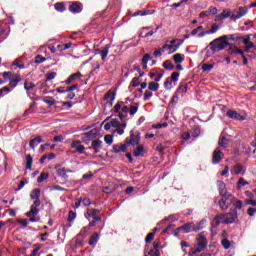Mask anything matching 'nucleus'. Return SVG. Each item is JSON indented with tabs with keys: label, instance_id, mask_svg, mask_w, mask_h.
Listing matches in <instances>:
<instances>
[{
	"label": "nucleus",
	"instance_id": "nucleus-28",
	"mask_svg": "<svg viewBox=\"0 0 256 256\" xmlns=\"http://www.w3.org/2000/svg\"><path fill=\"white\" fill-rule=\"evenodd\" d=\"M99 241V233L94 232L89 240V245H97V242Z\"/></svg>",
	"mask_w": 256,
	"mask_h": 256
},
{
	"label": "nucleus",
	"instance_id": "nucleus-22",
	"mask_svg": "<svg viewBox=\"0 0 256 256\" xmlns=\"http://www.w3.org/2000/svg\"><path fill=\"white\" fill-rule=\"evenodd\" d=\"M40 143H43V139L41 138V136H37L30 141L29 145L31 149H35V147H37V145H39Z\"/></svg>",
	"mask_w": 256,
	"mask_h": 256
},
{
	"label": "nucleus",
	"instance_id": "nucleus-51",
	"mask_svg": "<svg viewBox=\"0 0 256 256\" xmlns=\"http://www.w3.org/2000/svg\"><path fill=\"white\" fill-rule=\"evenodd\" d=\"M137 111H139V106L136 105V106H131L129 108V113L131 116L135 115V113H137Z\"/></svg>",
	"mask_w": 256,
	"mask_h": 256
},
{
	"label": "nucleus",
	"instance_id": "nucleus-27",
	"mask_svg": "<svg viewBox=\"0 0 256 256\" xmlns=\"http://www.w3.org/2000/svg\"><path fill=\"white\" fill-rule=\"evenodd\" d=\"M98 53L101 55L102 61H105L107 59V56L109 55V47L106 46L102 50H99Z\"/></svg>",
	"mask_w": 256,
	"mask_h": 256
},
{
	"label": "nucleus",
	"instance_id": "nucleus-34",
	"mask_svg": "<svg viewBox=\"0 0 256 256\" xmlns=\"http://www.w3.org/2000/svg\"><path fill=\"white\" fill-rule=\"evenodd\" d=\"M100 211L97 209H93L90 213H88V217H92V219H101L99 216Z\"/></svg>",
	"mask_w": 256,
	"mask_h": 256
},
{
	"label": "nucleus",
	"instance_id": "nucleus-19",
	"mask_svg": "<svg viewBox=\"0 0 256 256\" xmlns=\"http://www.w3.org/2000/svg\"><path fill=\"white\" fill-rule=\"evenodd\" d=\"M217 185H218V191L220 193L221 196H224V195H229V193H227V188L225 186V182L223 181H218L217 182Z\"/></svg>",
	"mask_w": 256,
	"mask_h": 256
},
{
	"label": "nucleus",
	"instance_id": "nucleus-31",
	"mask_svg": "<svg viewBox=\"0 0 256 256\" xmlns=\"http://www.w3.org/2000/svg\"><path fill=\"white\" fill-rule=\"evenodd\" d=\"M174 62L179 64V63H183L185 61V55L184 54H175L173 56Z\"/></svg>",
	"mask_w": 256,
	"mask_h": 256
},
{
	"label": "nucleus",
	"instance_id": "nucleus-10",
	"mask_svg": "<svg viewBox=\"0 0 256 256\" xmlns=\"http://www.w3.org/2000/svg\"><path fill=\"white\" fill-rule=\"evenodd\" d=\"M235 221H237V210L230 209V212L226 213L225 225L235 223Z\"/></svg>",
	"mask_w": 256,
	"mask_h": 256
},
{
	"label": "nucleus",
	"instance_id": "nucleus-35",
	"mask_svg": "<svg viewBox=\"0 0 256 256\" xmlns=\"http://www.w3.org/2000/svg\"><path fill=\"white\" fill-rule=\"evenodd\" d=\"M33 167V157H31V154H28L26 156V169H31Z\"/></svg>",
	"mask_w": 256,
	"mask_h": 256
},
{
	"label": "nucleus",
	"instance_id": "nucleus-63",
	"mask_svg": "<svg viewBox=\"0 0 256 256\" xmlns=\"http://www.w3.org/2000/svg\"><path fill=\"white\" fill-rule=\"evenodd\" d=\"M255 213H256V207H255V208H248L247 214H248L250 217H253V215H255Z\"/></svg>",
	"mask_w": 256,
	"mask_h": 256
},
{
	"label": "nucleus",
	"instance_id": "nucleus-2",
	"mask_svg": "<svg viewBox=\"0 0 256 256\" xmlns=\"http://www.w3.org/2000/svg\"><path fill=\"white\" fill-rule=\"evenodd\" d=\"M162 46V52L168 51L169 55L175 53L180 45H183V40L174 39Z\"/></svg>",
	"mask_w": 256,
	"mask_h": 256
},
{
	"label": "nucleus",
	"instance_id": "nucleus-12",
	"mask_svg": "<svg viewBox=\"0 0 256 256\" xmlns=\"http://www.w3.org/2000/svg\"><path fill=\"white\" fill-rule=\"evenodd\" d=\"M221 159H223V152H221L219 148H216L212 154L213 165H217L218 163H221Z\"/></svg>",
	"mask_w": 256,
	"mask_h": 256
},
{
	"label": "nucleus",
	"instance_id": "nucleus-37",
	"mask_svg": "<svg viewBox=\"0 0 256 256\" xmlns=\"http://www.w3.org/2000/svg\"><path fill=\"white\" fill-rule=\"evenodd\" d=\"M43 102L46 103V105H49L50 107L52 105H55V99L51 96H47L43 99Z\"/></svg>",
	"mask_w": 256,
	"mask_h": 256
},
{
	"label": "nucleus",
	"instance_id": "nucleus-40",
	"mask_svg": "<svg viewBox=\"0 0 256 256\" xmlns=\"http://www.w3.org/2000/svg\"><path fill=\"white\" fill-rule=\"evenodd\" d=\"M164 88L165 89H173V80H171L170 77H168L166 79V81L164 82Z\"/></svg>",
	"mask_w": 256,
	"mask_h": 256
},
{
	"label": "nucleus",
	"instance_id": "nucleus-54",
	"mask_svg": "<svg viewBox=\"0 0 256 256\" xmlns=\"http://www.w3.org/2000/svg\"><path fill=\"white\" fill-rule=\"evenodd\" d=\"M254 47H255V44H253V42H250V43L245 45L244 51H246V53H249V50L254 49Z\"/></svg>",
	"mask_w": 256,
	"mask_h": 256
},
{
	"label": "nucleus",
	"instance_id": "nucleus-16",
	"mask_svg": "<svg viewBox=\"0 0 256 256\" xmlns=\"http://www.w3.org/2000/svg\"><path fill=\"white\" fill-rule=\"evenodd\" d=\"M20 81H21V74H15L14 77L9 82V87H11V89H15V87L19 85Z\"/></svg>",
	"mask_w": 256,
	"mask_h": 256
},
{
	"label": "nucleus",
	"instance_id": "nucleus-49",
	"mask_svg": "<svg viewBox=\"0 0 256 256\" xmlns=\"http://www.w3.org/2000/svg\"><path fill=\"white\" fill-rule=\"evenodd\" d=\"M229 55H235L237 54V46L231 44L228 49Z\"/></svg>",
	"mask_w": 256,
	"mask_h": 256
},
{
	"label": "nucleus",
	"instance_id": "nucleus-36",
	"mask_svg": "<svg viewBox=\"0 0 256 256\" xmlns=\"http://www.w3.org/2000/svg\"><path fill=\"white\" fill-rule=\"evenodd\" d=\"M213 67H215V64H202V71L209 73V71H212Z\"/></svg>",
	"mask_w": 256,
	"mask_h": 256
},
{
	"label": "nucleus",
	"instance_id": "nucleus-23",
	"mask_svg": "<svg viewBox=\"0 0 256 256\" xmlns=\"http://www.w3.org/2000/svg\"><path fill=\"white\" fill-rule=\"evenodd\" d=\"M246 185H249V182H247V180H245V178L240 177L236 183V189L241 190L243 189V187H246Z\"/></svg>",
	"mask_w": 256,
	"mask_h": 256
},
{
	"label": "nucleus",
	"instance_id": "nucleus-18",
	"mask_svg": "<svg viewBox=\"0 0 256 256\" xmlns=\"http://www.w3.org/2000/svg\"><path fill=\"white\" fill-rule=\"evenodd\" d=\"M127 151V144L113 145V153H125Z\"/></svg>",
	"mask_w": 256,
	"mask_h": 256
},
{
	"label": "nucleus",
	"instance_id": "nucleus-17",
	"mask_svg": "<svg viewBox=\"0 0 256 256\" xmlns=\"http://www.w3.org/2000/svg\"><path fill=\"white\" fill-rule=\"evenodd\" d=\"M102 143L103 142L99 139H96V140L92 141L91 149H93L95 154H97L101 151Z\"/></svg>",
	"mask_w": 256,
	"mask_h": 256
},
{
	"label": "nucleus",
	"instance_id": "nucleus-3",
	"mask_svg": "<svg viewBox=\"0 0 256 256\" xmlns=\"http://www.w3.org/2000/svg\"><path fill=\"white\" fill-rule=\"evenodd\" d=\"M197 245V248L192 250V253L189 254V256L197 255V253H201V251L207 247V238L203 234H198Z\"/></svg>",
	"mask_w": 256,
	"mask_h": 256
},
{
	"label": "nucleus",
	"instance_id": "nucleus-32",
	"mask_svg": "<svg viewBox=\"0 0 256 256\" xmlns=\"http://www.w3.org/2000/svg\"><path fill=\"white\" fill-rule=\"evenodd\" d=\"M149 61H151V54H146L142 58V67H143V69H147V63H149Z\"/></svg>",
	"mask_w": 256,
	"mask_h": 256
},
{
	"label": "nucleus",
	"instance_id": "nucleus-14",
	"mask_svg": "<svg viewBox=\"0 0 256 256\" xmlns=\"http://www.w3.org/2000/svg\"><path fill=\"white\" fill-rule=\"evenodd\" d=\"M178 231H184V233L195 232V223L190 222L178 227Z\"/></svg>",
	"mask_w": 256,
	"mask_h": 256
},
{
	"label": "nucleus",
	"instance_id": "nucleus-15",
	"mask_svg": "<svg viewBox=\"0 0 256 256\" xmlns=\"http://www.w3.org/2000/svg\"><path fill=\"white\" fill-rule=\"evenodd\" d=\"M81 77H83V74H81L80 72H76L72 75H70L66 80H65V84L66 85H70V83H73L75 81H78V79H81Z\"/></svg>",
	"mask_w": 256,
	"mask_h": 256
},
{
	"label": "nucleus",
	"instance_id": "nucleus-11",
	"mask_svg": "<svg viewBox=\"0 0 256 256\" xmlns=\"http://www.w3.org/2000/svg\"><path fill=\"white\" fill-rule=\"evenodd\" d=\"M71 149H75L76 153L83 155L85 153V146L81 145V141L75 140L70 145Z\"/></svg>",
	"mask_w": 256,
	"mask_h": 256
},
{
	"label": "nucleus",
	"instance_id": "nucleus-25",
	"mask_svg": "<svg viewBox=\"0 0 256 256\" xmlns=\"http://www.w3.org/2000/svg\"><path fill=\"white\" fill-rule=\"evenodd\" d=\"M39 195H41V189L36 188V189L32 190L30 197L34 201H39Z\"/></svg>",
	"mask_w": 256,
	"mask_h": 256
},
{
	"label": "nucleus",
	"instance_id": "nucleus-1",
	"mask_svg": "<svg viewBox=\"0 0 256 256\" xmlns=\"http://www.w3.org/2000/svg\"><path fill=\"white\" fill-rule=\"evenodd\" d=\"M228 45H229V42H227V35H224L214 39L209 44V47L211 51H213L214 53H217V51H223V49H226Z\"/></svg>",
	"mask_w": 256,
	"mask_h": 256
},
{
	"label": "nucleus",
	"instance_id": "nucleus-50",
	"mask_svg": "<svg viewBox=\"0 0 256 256\" xmlns=\"http://www.w3.org/2000/svg\"><path fill=\"white\" fill-rule=\"evenodd\" d=\"M55 9L56 11H60V13H63V11H65V5H63V3H56Z\"/></svg>",
	"mask_w": 256,
	"mask_h": 256
},
{
	"label": "nucleus",
	"instance_id": "nucleus-60",
	"mask_svg": "<svg viewBox=\"0 0 256 256\" xmlns=\"http://www.w3.org/2000/svg\"><path fill=\"white\" fill-rule=\"evenodd\" d=\"M199 31H203V26H198L197 28L193 29L191 35L195 36L199 33Z\"/></svg>",
	"mask_w": 256,
	"mask_h": 256
},
{
	"label": "nucleus",
	"instance_id": "nucleus-42",
	"mask_svg": "<svg viewBox=\"0 0 256 256\" xmlns=\"http://www.w3.org/2000/svg\"><path fill=\"white\" fill-rule=\"evenodd\" d=\"M221 245L224 249H230L231 248V242L227 238L222 239Z\"/></svg>",
	"mask_w": 256,
	"mask_h": 256
},
{
	"label": "nucleus",
	"instance_id": "nucleus-59",
	"mask_svg": "<svg viewBox=\"0 0 256 256\" xmlns=\"http://www.w3.org/2000/svg\"><path fill=\"white\" fill-rule=\"evenodd\" d=\"M102 218H93V221L89 223V227H95L99 221H101Z\"/></svg>",
	"mask_w": 256,
	"mask_h": 256
},
{
	"label": "nucleus",
	"instance_id": "nucleus-21",
	"mask_svg": "<svg viewBox=\"0 0 256 256\" xmlns=\"http://www.w3.org/2000/svg\"><path fill=\"white\" fill-rule=\"evenodd\" d=\"M227 220V213L225 214H219L214 218L215 224L219 225L221 223L225 224V221Z\"/></svg>",
	"mask_w": 256,
	"mask_h": 256
},
{
	"label": "nucleus",
	"instance_id": "nucleus-26",
	"mask_svg": "<svg viewBox=\"0 0 256 256\" xmlns=\"http://www.w3.org/2000/svg\"><path fill=\"white\" fill-rule=\"evenodd\" d=\"M12 65L18 67L19 69H25V64L23 63V58H17L12 62Z\"/></svg>",
	"mask_w": 256,
	"mask_h": 256
},
{
	"label": "nucleus",
	"instance_id": "nucleus-8",
	"mask_svg": "<svg viewBox=\"0 0 256 256\" xmlns=\"http://www.w3.org/2000/svg\"><path fill=\"white\" fill-rule=\"evenodd\" d=\"M41 205V200H35L33 204L30 206V211L26 213V217H35L39 214V207Z\"/></svg>",
	"mask_w": 256,
	"mask_h": 256
},
{
	"label": "nucleus",
	"instance_id": "nucleus-29",
	"mask_svg": "<svg viewBox=\"0 0 256 256\" xmlns=\"http://www.w3.org/2000/svg\"><path fill=\"white\" fill-rule=\"evenodd\" d=\"M145 153V148H143V146H138L135 150H134V157H141L143 156Z\"/></svg>",
	"mask_w": 256,
	"mask_h": 256
},
{
	"label": "nucleus",
	"instance_id": "nucleus-43",
	"mask_svg": "<svg viewBox=\"0 0 256 256\" xmlns=\"http://www.w3.org/2000/svg\"><path fill=\"white\" fill-rule=\"evenodd\" d=\"M236 41H242L244 45H247L248 43H251V35H248L246 38L239 37Z\"/></svg>",
	"mask_w": 256,
	"mask_h": 256
},
{
	"label": "nucleus",
	"instance_id": "nucleus-5",
	"mask_svg": "<svg viewBox=\"0 0 256 256\" xmlns=\"http://www.w3.org/2000/svg\"><path fill=\"white\" fill-rule=\"evenodd\" d=\"M249 13V8L247 7H237L232 10L231 21H238L241 17H245Z\"/></svg>",
	"mask_w": 256,
	"mask_h": 256
},
{
	"label": "nucleus",
	"instance_id": "nucleus-62",
	"mask_svg": "<svg viewBox=\"0 0 256 256\" xmlns=\"http://www.w3.org/2000/svg\"><path fill=\"white\" fill-rule=\"evenodd\" d=\"M148 255L159 256V250L151 249V250H149Z\"/></svg>",
	"mask_w": 256,
	"mask_h": 256
},
{
	"label": "nucleus",
	"instance_id": "nucleus-24",
	"mask_svg": "<svg viewBox=\"0 0 256 256\" xmlns=\"http://www.w3.org/2000/svg\"><path fill=\"white\" fill-rule=\"evenodd\" d=\"M205 223H207V219L203 218L201 221L194 224L195 233H197V231H201L202 229H204Z\"/></svg>",
	"mask_w": 256,
	"mask_h": 256
},
{
	"label": "nucleus",
	"instance_id": "nucleus-48",
	"mask_svg": "<svg viewBox=\"0 0 256 256\" xmlns=\"http://www.w3.org/2000/svg\"><path fill=\"white\" fill-rule=\"evenodd\" d=\"M45 61H47V58H46V57H43V56H41V55H38V56L35 57L34 63H37V64H39V63H45Z\"/></svg>",
	"mask_w": 256,
	"mask_h": 256
},
{
	"label": "nucleus",
	"instance_id": "nucleus-57",
	"mask_svg": "<svg viewBox=\"0 0 256 256\" xmlns=\"http://www.w3.org/2000/svg\"><path fill=\"white\" fill-rule=\"evenodd\" d=\"M172 81H179V72H173L171 77H169Z\"/></svg>",
	"mask_w": 256,
	"mask_h": 256
},
{
	"label": "nucleus",
	"instance_id": "nucleus-39",
	"mask_svg": "<svg viewBox=\"0 0 256 256\" xmlns=\"http://www.w3.org/2000/svg\"><path fill=\"white\" fill-rule=\"evenodd\" d=\"M220 15H221L222 19H227V18L231 19L232 12L230 9H225V10H223V12Z\"/></svg>",
	"mask_w": 256,
	"mask_h": 256
},
{
	"label": "nucleus",
	"instance_id": "nucleus-13",
	"mask_svg": "<svg viewBox=\"0 0 256 256\" xmlns=\"http://www.w3.org/2000/svg\"><path fill=\"white\" fill-rule=\"evenodd\" d=\"M229 119H236L237 121H245V116L239 114L237 111L228 110L226 113Z\"/></svg>",
	"mask_w": 256,
	"mask_h": 256
},
{
	"label": "nucleus",
	"instance_id": "nucleus-30",
	"mask_svg": "<svg viewBox=\"0 0 256 256\" xmlns=\"http://www.w3.org/2000/svg\"><path fill=\"white\" fill-rule=\"evenodd\" d=\"M122 113L118 114L119 119L123 120L125 117H127V113H129V107L128 106H122L121 108Z\"/></svg>",
	"mask_w": 256,
	"mask_h": 256
},
{
	"label": "nucleus",
	"instance_id": "nucleus-6",
	"mask_svg": "<svg viewBox=\"0 0 256 256\" xmlns=\"http://www.w3.org/2000/svg\"><path fill=\"white\" fill-rule=\"evenodd\" d=\"M139 141H141V135H134L133 131H130V138H126L125 140L126 147H128V145L135 147V145H139Z\"/></svg>",
	"mask_w": 256,
	"mask_h": 256
},
{
	"label": "nucleus",
	"instance_id": "nucleus-20",
	"mask_svg": "<svg viewBox=\"0 0 256 256\" xmlns=\"http://www.w3.org/2000/svg\"><path fill=\"white\" fill-rule=\"evenodd\" d=\"M81 10L82 8L79 2H75L69 7V11H71V13H81Z\"/></svg>",
	"mask_w": 256,
	"mask_h": 256
},
{
	"label": "nucleus",
	"instance_id": "nucleus-52",
	"mask_svg": "<svg viewBox=\"0 0 256 256\" xmlns=\"http://www.w3.org/2000/svg\"><path fill=\"white\" fill-rule=\"evenodd\" d=\"M104 141H105V143H107V145H112L113 144V136L112 135H106L104 137Z\"/></svg>",
	"mask_w": 256,
	"mask_h": 256
},
{
	"label": "nucleus",
	"instance_id": "nucleus-56",
	"mask_svg": "<svg viewBox=\"0 0 256 256\" xmlns=\"http://www.w3.org/2000/svg\"><path fill=\"white\" fill-rule=\"evenodd\" d=\"M122 107H123V102L117 103V104L114 106V111H115V113H120Z\"/></svg>",
	"mask_w": 256,
	"mask_h": 256
},
{
	"label": "nucleus",
	"instance_id": "nucleus-53",
	"mask_svg": "<svg viewBox=\"0 0 256 256\" xmlns=\"http://www.w3.org/2000/svg\"><path fill=\"white\" fill-rule=\"evenodd\" d=\"M153 97V92L151 91H146L144 93V101H149V99H151Z\"/></svg>",
	"mask_w": 256,
	"mask_h": 256
},
{
	"label": "nucleus",
	"instance_id": "nucleus-58",
	"mask_svg": "<svg viewBox=\"0 0 256 256\" xmlns=\"http://www.w3.org/2000/svg\"><path fill=\"white\" fill-rule=\"evenodd\" d=\"M155 238V233H149L147 236H146V243H151L152 239Z\"/></svg>",
	"mask_w": 256,
	"mask_h": 256
},
{
	"label": "nucleus",
	"instance_id": "nucleus-47",
	"mask_svg": "<svg viewBox=\"0 0 256 256\" xmlns=\"http://www.w3.org/2000/svg\"><path fill=\"white\" fill-rule=\"evenodd\" d=\"M110 125H112V127L115 129H119V127H121V123L117 119H111Z\"/></svg>",
	"mask_w": 256,
	"mask_h": 256
},
{
	"label": "nucleus",
	"instance_id": "nucleus-7",
	"mask_svg": "<svg viewBox=\"0 0 256 256\" xmlns=\"http://www.w3.org/2000/svg\"><path fill=\"white\" fill-rule=\"evenodd\" d=\"M219 29H221V27H219V25H217V23H212L210 30H205V31L200 32L197 35V37L199 39H202V37H205V35H213L214 33H217V31H219Z\"/></svg>",
	"mask_w": 256,
	"mask_h": 256
},
{
	"label": "nucleus",
	"instance_id": "nucleus-9",
	"mask_svg": "<svg viewBox=\"0 0 256 256\" xmlns=\"http://www.w3.org/2000/svg\"><path fill=\"white\" fill-rule=\"evenodd\" d=\"M245 171H247V168L243 164L236 163L233 166L231 173L232 175H245Z\"/></svg>",
	"mask_w": 256,
	"mask_h": 256
},
{
	"label": "nucleus",
	"instance_id": "nucleus-33",
	"mask_svg": "<svg viewBox=\"0 0 256 256\" xmlns=\"http://www.w3.org/2000/svg\"><path fill=\"white\" fill-rule=\"evenodd\" d=\"M104 99L106 101H115V92L113 91H108L105 96H104Z\"/></svg>",
	"mask_w": 256,
	"mask_h": 256
},
{
	"label": "nucleus",
	"instance_id": "nucleus-38",
	"mask_svg": "<svg viewBox=\"0 0 256 256\" xmlns=\"http://www.w3.org/2000/svg\"><path fill=\"white\" fill-rule=\"evenodd\" d=\"M148 89L150 91H159V83H156V82H150L148 84Z\"/></svg>",
	"mask_w": 256,
	"mask_h": 256
},
{
	"label": "nucleus",
	"instance_id": "nucleus-46",
	"mask_svg": "<svg viewBox=\"0 0 256 256\" xmlns=\"http://www.w3.org/2000/svg\"><path fill=\"white\" fill-rule=\"evenodd\" d=\"M45 179H49V174L43 172L40 174L37 181H38V183H43V181H45Z\"/></svg>",
	"mask_w": 256,
	"mask_h": 256
},
{
	"label": "nucleus",
	"instance_id": "nucleus-41",
	"mask_svg": "<svg viewBox=\"0 0 256 256\" xmlns=\"http://www.w3.org/2000/svg\"><path fill=\"white\" fill-rule=\"evenodd\" d=\"M164 69H168L169 71H172V69L175 67L171 61L166 60L163 62Z\"/></svg>",
	"mask_w": 256,
	"mask_h": 256
},
{
	"label": "nucleus",
	"instance_id": "nucleus-4",
	"mask_svg": "<svg viewBox=\"0 0 256 256\" xmlns=\"http://www.w3.org/2000/svg\"><path fill=\"white\" fill-rule=\"evenodd\" d=\"M222 198L219 201V207L222 209V211H227L229 209V206L232 205V203H235V197L231 194H226L224 196H221Z\"/></svg>",
	"mask_w": 256,
	"mask_h": 256
},
{
	"label": "nucleus",
	"instance_id": "nucleus-44",
	"mask_svg": "<svg viewBox=\"0 0 256 256\" xmlns=\"http://www.w3.org/2000/svg\"><path fill=\"white\" fill-rule=\"evenodd\" d=\"M218 143L220 147H227L229 145V139L222 137Z\"/></svg>",
	"mask_w": 256,
	"mask_h": 256
},
{
	"label": "nucleus",
	"instance_id": "nucleus-61",
	"mask_svg": "<svg viewBox=\"0 0 256 256\" xmlns=\"http://www.w3.org/2000/svg\"><path fill=\"white\" fill-rule=\"evenodd\" d=\"M77 217V214L73 211H70L68 214V221H73Z\"/></svg>",
	"mask_w": 256,
	"mask_h": 256
},
{
	"label": "nucleus",
	"instance_id": "nucleus-64",
	"mask_svg": "<svg viewBox=\"0 0 256 256\" xmlns=\"http://www.w3.org/2000/svg\"><path fill=\"white\" fill-rule=\"evenodd\" d=\"M178 93H187V85H181L178 88Z\"/></svg>",
	"mask_w": 256,
	"mask_h": 256
},
{
	"label": "nucleus",
	"instance_id": "nucleus-45",
	"mask_svg": "<svg viewBox=\"0 0 256 256\" xmlns=\"http://www.w3.org/2000/svg\"><path fill=\"white\" fill-rule=\"evenodd\" d=\"M24 89H26V91H31V89H35V84H33V82L26 81L24 83Z\"/></svg>",
	"mask_w": 256,
	"mask_h": 256
},
{
	"label": "nucleus",
	"instance_id": "nucleus-55",
	"mask_svg": "<svg viewBox=\"0 0 256 256\" xmlns=\"http://www.w3.org/2000/svg\"><path fill=\"white\" fill-rule=\"evenodd\" d=\"M55 77H57V73L51 72L46 75V81H51V80L55 79Z\"/></svg>",
	"mask_w": 256,
	"mask_h": 256
}]
</instances>
